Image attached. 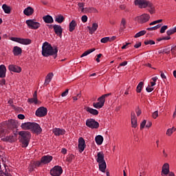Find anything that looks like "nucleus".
Returning <instances> with one entry per match:
<instances>
[{
    "mask_svg": "<svg viewBox=\"0 0 176 176\" xmlns=\"http://www.w3.org/2000/svg\"><path fill=\"white\" fill-rule=\"evenodd\" d=\"M57 53H58V49L57 47L53 48L52 44L45 42L42 45V56L43 57H50L53 56L54 58H57Z\"/></svg>",
    "mask_w": 176,
    "mask_h": 176,
    "instance_id": "1",
    "label": "nucleus"
},
{
    "mask_svg": "<svg viewBox=\"0 0 176 176\" xmlns=\"http://www.w3.org/2000/svg\"><path fill=\"white\" fill-rule=\"evenodd\" d=\"M19 135L21 137L22 148H27L31 140V133L28 131H21L19 132Z\"/></svg>",
    "mask_w": 176,
    "mask_h": 176,
    "instance_id": "2",
    "label": "nucleus"
},
{
    "mask_svg": "<svg viewBox=\"0 0 176 176\" xmlns=\"http://www.w3.org/2000/svg\"><path fill=\"white\" fill-rule=\"evenodd\" d=\"M96 162L98 163L100 171L102 173H105V170H107V162H105L104 155L102 151L98 153L96 156Z\"/></svg>",
    "mask_w": 176,
    "mask_h": 176,
    "instance_id": "3",
    "label": "nucleus"
},
{
    "mask_svg": "<svg viewBox=\"0 0 176 176\" xmlns=\"http://www.w3.org/2000/svg\"><path fill=\"white\" fill-rule=\"evenodd\" d=\"M109 96H111V94H106L98 98V102L93 103L94 108H96V109H101L105 104V98H107V97H109Z\"/></svg>",
    "mask_w": 176,
    "mask_h": 176,
    "instance_id": "4",
    "label": "nucleus"
},
{
    "mask_svg": "<svg viewBox=\"0 0 176 176\" xmlns=\"http://www.w3.org/2000/svg\"><path fill=\"white\" fill-rule=\"evenodd\" d=\"M162 176H175L173 172L170 171V164L168 163H165L162 168L161 171Z\"/></svg>",
    "mask_w": 176,
    "mask_h": 176,
    "instance_id": "5",
    "label": "nucleus"
},
{
    "mask_svg": "<svg viewBox=\"0 0 176 176\" xmlns=\"http://www.w3.org/2000/svg\"><path fill=\"white\" fill-rule=\"evenodd\" d=\"M136 21L139 23V24H145V23H148L149 20H151V15L148 14L144 13L142 15L138 16L135 18Z\"/></svg>",
    "mask_w": 176,
    "mask_h": 176,
    "instance_id": "6",
    "label": "nucleus"
},
{
    "mask_svg": "<svg viewBox=\"0 0 176 176\" xmlns=\"http://www.w3.org/2000/svg\"><path fill=\"white\" fill-rule=\"evenodd\" d=\"M28 27L31 30H38L41 28V23L36 22L35 19H29L25 21Z\"/></svg>",
    "mask_w": 176,
    "mask_h": 176,
    "instance_id": "7",
    "label": "nucleus"
},
{
    "mask_svg": "<svg viewBox=\"0 0 176 176\" xmlns=\"http://www.w3.org/2000/svg\"><path fill=\"white\" fill-rule=\"evenodd\" d=\"M86 126L89 129H98L100 127V124L98 122L93 118L87 119L86 121Z\"/></svg>",
    "mask_w": 176,
    "mask_h": 176,
    "instance_id": "8",
    "label": "nucleus"
},
{
    "mask_svg": "<svg viewBox=\"0 0 176 176\" xmlns=\"http://www.w3.org/2000/svg\"><path fill=\"white\" fill-rule=\"evenodd\" d=\"M11 40L17 43H20L21 45H31V43H32V41L30 38L13 37Z\"/></svg>",
    "mask_w": 176,
    "mask_h": 176,
    "instance_id": "9",
    "label": "nucleus"
},
{
    "mask_svg": "<svg viewBox=\"0 0 176 176\" xmlns=\"http://www.w3.org/2000/svg\"><path fill=\"white\" fill-rule=\"evenodd\" d=\"M50 175L60 176L63 174V168L60 166H55L50 171Z\"/></svg>",
    "mask_w": 176,
    "mask_h": 176,
    "instance_id": "10",
    "label": "nucleus"
},
{
    "mask_svg": "<svg viewBox=\"0 0 176 176\" xmlns=\"http://www.w3.org/2000/svg\"><path fill=\"white\" fill-rule=\"evenodd\" d=\"M35 115L37 118H45V116L47 115V109L44 107H41L36 109Z\"/></svg>",
    "mask_w": 176,
    "mask_h": 176,
    "instance_id": "11",
    "label": "nucleus"
},
{
    "mask_svg": "<svg viewBox=\"0 0 176 176\" xmlns=\"http://www.w3.org/2000/svg\"><path fill=\"white\" fill-rule=\"evenodd\" d=\"M151 1L148 0H135V5L138 6L140 9H145L148 8Z\"/></svg>",
    "mask_w": 176,
    "mask_h": 176,
    "instance_id": "12",
    "label": "nucleus"
},
{
    "mask_svg": "<svg viewBox=\"0 0 176 176\" xmlns=\"http://www.w3.org/2000/svg\"><path fill=\"white\" fill-rule=\"evenodd\" d=\"M30 130L32 133H34V134H41V133H42V128H41V126L36 122H32Z\"/></svg>",
    "mask_w": 176,
    "mask_h": 176,
    "instance_id": "13",
    "label": "nucleus"
},
{
    "mask_svg": "<svg viewBox=\"0 0 176 176\" xmlns=\"http://www.w3.org/2000/svg\"><path fill=\"white\" fill-rule=\"evenodd\" d=\"M78 152H80V153H82V152L85 151L86 148V142H85V139H83V138H80L78 139Z\"/></svg>",
    "mask_w": 176,
    "mask_h": 176,
    "instance_id": "14",
    "label": "nucleus"
},
{
    "mask_svg": "<svg viewBox=\"0 0 176 176\" xmlns=\"http://www.w3.org/2000/svg\"><path fill=\"white\" fill-rule=\"evenodd\" d=\"M131 127L133 129H137V126H138V122L137 120V117L135 116V113L132 111L131 113Z\"/></svg>",
    "mask_w": 176,
    "mask_h": 176,
    "instance_id": "15",
    "label": "nucleus"
},
{
    "mask_svg": "<svg viewBox=\"0 0 176 176\" xmlns=\"http://www.w3.org/2000/svg\"><path fill=\"white\" fill-rule=\"evenodd\" d=\"M8 69L10 72H15L16 74H20V72H21V67L16 65H10Z\"/></svg>",
    "mask_w": 176,
    "mask_h": 176,
    "instance_id": "16",
    "label": "nucleus"
},
{
    "mask_svg": "<svg viewBox=\"0 0 176 176\" xmlns=\"http://www.w3.org/2000/svg\"><path fill=\"white\" fill-rule=\"evenodd\" d=\"M28 102L29 104H34V105L38 104L39 101L38 100V95L36 94V91H35L34 93L33 94L32 98L28 99Z\"/></svg>",
    "mask_w": 176,
    "mask_h": 176,
    "instance_id": "17",
    "label": "nucleus"
},
{
    "mask_svg": "<svg viewBox=\"0 0 176 176\" xmlns=\"http://www.w3.org/2000/svg\"><path fill=\"white\" fill-rule=\"evenodd\" d=\"M53 28L55 34L61 38L63 36V28L58 25H54Z\"/></svg>",
    "mask_w": 176,
    "mask_h": 176,
    "instance_id": "18",
    "label": "nucleus"
},
{
    "mask_svg": "<svg viewBox=\"0 0 176 176\" xmlns=\"http://www.w3.org/2000/svg\"><path fill=\"white\" fill-rule=\"evenodd\" d=\"M52 160H53V156L52 155H47L41 157V163H43V164H49Z\"/></svg>",
    "mask_w": 176,
    "mask_h": 176,
    "instance_id": "19",
    "label": "nucleus"
},
{
    "mask_svg": "<svg viewBox=\"0 0 176 176\" xmlns=\"http://www.w3.org/2000/svg\"><path fill=\"white\" fill-rule=\"evenodd\" d=\"M12 53L15 56H21V53H23V50L19 46H14L12 50Z\"/></svg>",
    "mask_w": 176,
    "mask_h": 176,
    "instance_id": "20",
    "label": "nucleus"
},
{
    "mask_svg": "<svg viewBox=\"0 0 176 176\" xmlns=\"http://www.w3.org/2000/svg\"><path fill=\"white\" fill-rule=\"evenodd\" d=\"M82 13H98V10L94 7L84 8V10Z\"/></svg>",
    "mask_w": 176,
    "mask_h": 176,
    "instance_id": "21",
    "label": "nucleus"
},
{
    "mask_svg": "<svg viewBox=\"0 0 176 176\" xmlns=\"http://www.w3.org/2000/svg\"><path fill=\"white\" fill-rule=\"evenodd\" d=\"M87 28L89 31V34L91 35H93V34H94L95 31H97V28H98V23H94L92 24V27L88 26Z\"/></svg>",
    "mask_w": 176,
    "mask_h": 176,
    "instance_id": "22",
    "label": "nucleus"
},
{
    "mask_svg": "<svg viewBox=\"0 0 176 176\" xmlns=\"http://www.w3.org/2000/svg\"><path fill=\"white\" fill-rule=\"evenodd\" d=\"M53 133L54 135L56 136L63 135V134H65V130L60 128H55L53 129Z\"/></svg>",
    "mask_w": 176,
    "mask_h": 176,
    "instance_id": "23",
    "label": "nucleus"
},
{
    "mask_svg": "<svg viewBox=\"0 0 176 176\" xmlns=\"http://www.w3.org/2000/svg\"><path fill=\"white\" fill-rule=\"evenodd\" d=\"M0 78H6V66L5 65H0Z\"/></svg>",
    "mask_w": 176,
    "mask_h": 176,
    "instance_id": "24",
    "label": "nucleus"
},
{
    "mask_svg": "<svg viewBox=\"0 0 176 176\" xmlns=\"http://www.w3.org/2000/svg\"><path fill=\"white\" fill-rule=\"evenodd\" d=\"M85 111L89 112V113H91V115H94V116H97V115L99 113L98 110L92 109L90 107H87Z\"/></svg>",
    "mask_w": 176,
    "mask_h": 176,
    "instance_id": "25",
    "label": "nucleus"
},
{
    "mask_svg": "<svg viewBox=\"0 0 176 176\" xmlns=\"http://www.w3.org/2000/svg\"><path fill=\"white\" fill-rule=\"evenodd\" d=\"M23 13L25 16H32L34 14V8L29 6L23 10Z\"/></svg>",
    "mask_w": 176,
    "mask_h": 176,
    "instance_id": "26",
    "label": "nucleus"
},
{
    "mask_svg": "<svg viewBox=\"0 0 176 176\" xmlns=\"http://www.w3.org/2000/svg\"><path fill=\"white\" fill-rule=\"evenodd\" d=\"M43 20L47 24H52L54 21V20L53 19V17H52V16H50V15H46V16H43Z\"/></svg>",
    "mask_w": 176,
    "mask_h": 176,
    "instance_id": "27",
    "label": "nucleus"
},
{
    "mask_svg": "<svg viewBox=\"0 0 176 176\" xmlns=\"http://www.w3.org/2000/svg\"><path fill=\"white\" fill-rule=\"evenodd\" d=\"M32 124V122H24L22 123L21 125V127L22 130H31V126Z\"/></svg>",
    "mask_w": 176,
    "mask_h": 176,
    "instance_id": "28",
    "label": "nucleus"
},
{
    "mask_svg": "<svg viewBox=\"0 0 176 176\" xmlns=\"http://www.w3.org/2000/svg\"><path fill=\"white\" fill-rule=\"evenodd\" d=\"M1 141L3 142H13L14 139L13 135H10L8 136H4V138H1Z\"/></svg>",
    "mask_w": 176,
    "mask_h": 176,
    "instance_id": "29",
    "label": "nucleus"
},
{
    "mask_svg": "<svg viewBox=\"0 0 176 176\" xmlns=\"http://www.w3.org/2000/svg\"><path fill=\"white\" fill-rule=\"evenodd\" d=\"M147 8H148V10L150 14H155V13H156V8H155V6H153V3H152V2L150 1V3L147 6Z\"/></svg>",
    "mask_w": 176,
    "mask_h": 176,
    "instance_id": "30",
    "label": "nucleus"
},
{
    "mask_svg": "<svg viewBox=\"0 0 176 176\" xmlns=\"http://www.w3.org/2000/svg\"><path fill=\"white\" fill-rule=\"evenodd\" d=\"M52 79H53V73H50L45 77V86H47L52 82Z\"/></svg>",
    "mask_w": 176,
    "mask_h": 176,
    "instance_id": "31",
    "label": "nucleus"
},
{
    "mask_svg": "<svg viewBox=\"0 0 176 176\" xmlns=\"http://www.w3.org/2000/svg\"><path fill=\"white\" fill-rule=\"evenodd\" d=\"M76 25H78V24L76 23V21L75 20H72L69 23V32H73L75 30Z\"/></svg>",
    "mask_w": 176,
    "mask_h": 176,
    "instance_id": "32",
    "label": "nucleus"
},
{
    "mask_svg": "<svg viewBox=\"0 0 176 176\" xmlns=\"http://www.w3.org/2000/svg\"><path fill=\"white\" fill-rule=\"evenodd\" d=\"M9 131L5 129H3L2 126H0V138H3L6 136V135L9 134Z\"/></svg>",
    "mask_w": 176,
    "mask_h": 176,
    "instance_id": "33",
    "label": "nucleus"
},
{
    "mask_svg": "<svg viewBox=\"0 0 176 176\" xmlns=\"http://www.w3.org/2000/svg\"><path fill=\"white\" fill-rule=\"evenodd\" d=\"M97 145H102L104 142V138L101 135H98L95 138Z\"/></svg>",
    "mask_w": 176,
    "mask_h": 176,
    "instance_id": "34",
    "label": "nucleus"
},
{
    "mask_svg": "<svg viewBox=\"0 0 176 176\" xmlns=\"http://www.w3.org/2000/svg\"><path fill=\"white\" fill-rule=\"evenodd\" d=\"M2 9H3V12L5 13H6L7 14H10V12H12V8H10V6H9L6 4H3L2 6Z\"/></svg>",
    "mask_w": 176,
    "mask_h": 176,
    "instance_id": "35",
    "label": "nucleus"
},
{
    "mask_svg": "<svg viewBox=\"0 0 176 176\" xmlns=\"http://www.w3.org/2000/svg\"><path fill=\"white\" fill-rule=\"evenodd\" d=\"M8 127L9 130H12V129H15L16 128V122H14V120H13L8 121Z\"/></svg>",
    "mask_w": 176,
    "mask_h": 176,
    "instance_id": "36",
    "label": "nucleus"
},
{
    "mask_svg": "<svg viewBox=\"0 0 176 176\" xmlns=\"http://www.w3.org/2000/svg\"><path fill=\"white\" fill-rule=\"evenodd\" d=\"M65 18L64 16L63 15H58L55 17V21H56V23H58L59 24H61V23H63V21H64Z\"/></svg>",
    "mask_w": 176,
    "mask_h": 176,
    "instance_id": "37",
    "label": "nucleus"
},
{
    "mask_svg": "<svg viewBox=\"0 0 176 176\" xmlns=\"http://www.w3.org/2000/svg\"><path fill=\"white\" fill-rule=\"evenodd\" d=\"M176 131L175 127H172L170 129H167L166 131V135H168V137H171V135H173V133H174Z\"/></svg>",
    "mask_w": 176,
    "mask_h": 176,
    "instance_id": "38",
    "label": "nucleus"
},
{
    "mask_svg": "<svg viewBox=\"0 0 176 176\" xmlns=\"http://www.w3.org/2000/svg\"><path fill=\"white\" fill-rule=\"evenodd\" d=\"M143 87H144V82H139V84L138 85V86L136 87V91L138 93H141V90H142Z\"/></svg>",
    "mask_w": 176,
    "mask_h": 176,
    "instance_id": "39",
    "label": "nucleus"
},
{
    "mask_svg": "<svg viewBox=\"0 0 176 176\" xmlns=\"http://www.w3.org/2000/svg\"><path fill=\"white\" fill-rule=\"evenodd\" d=\"M126 21L124 18H122L120 23V30H125Z\"/></svg>",
    "mask_w": 176,
    "mask_h": 176,
    "instance_id": "40",
    "label": "nucleus"
},
{
    "mask_svg": "<svg viewBox=\"0 0 176 176\" xmlns=\"http://www.w3.org/2000/svg\"><path fill=\"white\" fill-rule=\"evenodd\" d=\"M175 32H176V26L166 31V34L168 36L173 35V34H175Z\"/></svg>",
    "mask_w": 176,
    "mask_h": 176,
    "instance_id": "41",
    "label": "nucleus"
},
{
    "mask_svg": "<svg viewBox=\"0 0 176 176\" xmlns=\"http://www.w3.org/2000/svg\"><path fill=\"white\" fill-rule=\"evenodd\" d=\"M146 34V30H142L138 32L135 36L134 38H140V36H144Z\"/></svg>",
    "mask_w": 176,
    "mask_h": 176,
    "instance_id": "42",
    "label": "nucleus"
},
{
    "mask_svg": "<svg viewBox=\"0 0 176 176\" xmlns=\"http://www.w3.org/2000/svg\"><path fill=\"white\" fill-rule=\"evenodd\" d=\"M95 50H96V49H94V48L85 51V52L81 55V57H85V56H88V54H90V53H93V52H94Z\"/></svg>",
    "mask_w": 176,
    "mask_h": 176,
    "instance_id": "43",
    "label": "nucleus"
},
{
    "mask_svg": "<svg viewBox=\"0 0 176 176\" xmlns=\"http://www.w3.org/2000/svg\"><path fill=\"white\" fill-rule=\"evenodd\" d=\"M95 50H96V49H94V48L85 51V52L81 55V57H85V56H88V54H90V53H93V52H94Z\"/></svg>",
    "mask_w": 176,
    "mask_h": 176,
    "instance_id": "44",
    "label": "nucleus"
},
{
    "mask_svg": "<svg viewBox=\"0 0 176 176\" xmlns=\"http://www.w3.org/2000/svg\"><path fill=\"white\" fill-rule=\"evenodd\" d=\"M75 159V155H74V154H69L67 157V162H68L69 163L72 162V160H74Z\"/></svg>",
    "mask_w": 176,
    "mask_h": 176,
    "instance_id": "45",
    "label": "nucleus"
},
{
    "mask_svg": "<svg viewBox=\"0 0 176 176\" xmlns=\"http://www.w3.org/2000/svg\"><path fill=\"white\" fill-rule=\"evenodd\" d=\"M144 45H155V41L153 40H145L144 41Z\"/></svg>",
    "mask_w": 176,
    "mask_h": 176,
    "instance_id": "46",
    "label": "nucleus"
},
{
    "mask_svg": "<svg viewBox=\"0 0 176 176\" xmlns=\"http://www.w3.org/2000/svg\"><path fill=\"white\" fill-rule=\"evenodd\" d=\"M78 6L79 9H80L81 12H82L85 9V3L79 2L78 3Z\"/></svg>",
    "mask_w": 176,
    "mask_h": 176,
    "instance_id": "47",
    "label": "nucleus"
},
{
    "mask_svg": "<svg viewBox=\"0 0 176 176\" xmlns=\"http://www.w3.org/2000/svg\"><path fill=\"white\" fill-rule=\"evenodd\" d=\"M158 117H159V111H155L152 113L153 119H157Z\"/></svg>",
    "mask_w": 176,
    "mask_h": 176,
    "instance_id": "48",
    "label": "nucleus"
},
{
    "mask_svg": "<svg viewBox=\"0 0 176 176\" xmlns=\"http://www.w3.org/2000/svg\"><path fill=\"white\" fill-rule=\"evenodd\" d=\"M42 164H43L42 160H41V161H36L34 163V167H41Z\"/></svg>",
    "mask_w": 176,
    "mask_h": 176,
    "instance_id": "49",
    "label": "nucleus"
},
{
    "mask_svg": "<svg viewBox=\"0 0 176 176\" xmlns=\"http://www.w3.org/2000/svg\"><path fill=\"white\" fill-rule=\"evenodd\" d=\"M101 43H107L109 42V37H104L100 40Z\"/></svg>",
    "mask_w": 176,
    "mask_h": 176,
    "instance_id": "50",
    "label": "nucleus"
},
{
    "mask_svg": "<svg viewBox=\"0 0 176 176\" xmlns=\"http://www.w3.org/2000/svg\"><path fill=\"white\" fill-rule=\"evenodd\" d=\"M167 28H168V26H167V25L162 26L160 30V33L164 34V32H166V30H167Z\"/></svg>",
    "mask_w": 176,
    "mask_h": 176,
    "instance_id": "51",
    "label": "nucleus"
},
{
    "mask_svg": "<svg viewBox=\"0 0 176 176\" xmlns=\"http://www.w3.org/2000/svg\"><path fill=\"white\" fill-rule=\"evenodd\" d=\"M146 125V120H144L140 124V130H142Z\"/></svg>",
    "mask_w": 176,
    "mask_h": 176,
    "instance_id": "52",
    "label": "nucleus"
},
{
    "mask_svg": "<svg viewBox=\"0 0 176 176\" xmlns=\"http://www.w3.org/2000/svg\"><path fill=\"white\" fill-rule=\"evenodd\" d=\"M170 52H171V50H170V47L165 48L163 50V53H164L165 54H170Z\"/></svg>",
    "mask_w": 176,
    "mask_h": 176,
    "instance_id": "53",
    "label": "nucleus"
},
{
    "mask_svg": "<svg viewBox=\"0 0 176 176\" xmlns=\"http://www.w3.org/2000/svg\"><path fill=\"white\" fill-rule=\"evenodd\" d=\"M80 97H81L80 94H78L76 95V96H73L72 98H73L74 101H78V100H79V98H80Z\"/></svg>",
    "mask_w": 176,
    "mask_h": 176,
    "instance_id": "54",
    "label": "nucleus"
},
{
    "mask_svg": "<svg viewBox=\"0 0 176 176\" xmlns=\"http://www.w3.org/2000/svg\"><path fill=\"white\" fill-rule=\"evenodd\" d=\"M155 89L153 87H151L149 85L146 88V90L148 93H152Z\"/></svg>",
    "mask_w": 176,
    "mask_h": 176,
    "instance_id": "55",
    "label": "nucleus"
},
{
    "mask_svg": "<svg viewBox=\"0 0 176 176\" xmlns=\"http://www.w3.org/2000/svg\"><path fill=\"white\" fill-rule=\"evenodd\" d=\"M81 21L82 23H87V16L86 15H83L81 17Z\"/></svg>",
    "mask_w": 176,
    "mask_h": 176,
    "instance_id": "56",
    "label": "nucleus"
},
{
    "mask_svg": "<svg viewBox=\"0 0 176 176\" xmlns=\"http://www.w3.org/2000/svg\"><path fill=\"white\" fill-rule=\"evenodd\" d=\"M127 61H124L121 63H120L119 66L118 68H120V67H126V65H127Z\"/></svg>",
    "mask_w": 176,
    "mask_h": 176,
    "instance_id": "57",
    "label": "nucleus"
},
{
    "mask_svg": "<svg viewBox=\"0 0 176 176\" xmlns=\"http://www.w3.org/2000/svg\"><path fill=\"white\" fill-rule=\"evenodd\" d=\"M18 119L23 120L25 119V116H24V114H19Z\"/></svg>",
    "mask_w": 176,
    "mask_h": 176,
    "instance_id": "58",
    "label": "nucleus"
},
{
    "mask_svg": "<svg viewBox=\"0 0 176 176\" xmlns=\"http://www.w3.org/2000/svg\"><path fill=\"white\" fill-rule=\"evenodd\" d=\"M68 91H69V89H66L64 92L62 93L61 96L63 97H65L68 96Z\"/></svg>",
    "mask_w": 176,
    "mask_h": 176,
    "instance_id": "59",
    "label": "nucleus"
},
{
    "mask_svg": "<svg viewBox=\"0 0 176 176\" xmlns=\"http://www.w3.org/2000/svg\"><path fill=\"white\" fill-rule=\"evenodd\" d=\"M0 85L1 86H4V85H6V80L3 78L1 80H0Z\"/></svg>",
    "mask_w": 176,
    "mask_h": 176,
    "instance_id": "60",
    "label": "nucleus"
},
{
    "mask_svg": "<svg viewBox=\"0 0 176 176\" xmlns=\"http://www.w3.org/2000/svg\"><path fill=\"white\" fill-rule=\"evenodd\" d=\"M160 76L162 78V79H167V77L166 76V75L164 74V73L163 72H160Z\"/></svg>",
    "mask_w": 176,
    "mask_h": 176,
    "instance_id": "61",
    "label": "nucleus"
},
{
    "mask_svg": "<svg viewBox=\"0 0 176 176\" xmlns=\"http://www.w3.org/2000/svg\"><path fill=\"white\" fill-rule=\"evenodd\" d=\"M141 113H142L141 109H140V108H138V109L136 110L137 116H140Z\"/></svg>",
    "mask_w": 176,
    "mask_h": 176,
    "instance_id": "62",
    "label": "nucleus"
},
{
    "mask_svg": "<svg viewBox=\"0 0 176 176\" xmlns=\"http://www.w3.org/2000/svg\"><path fill=\"white\" fill-rule=\"evenodd\" d=\"M151 126H152V122L148 121L146 124V127H147V129H149V127H151Z\"/></svg>",
    "mask_w": 176,
    "mask_h": 176,
    "instance_id": "63",
    "label": "nucleus"
},
{
    "mask_svg": "<svg viewBox=\"0 0 176 176\" xmlns=\"http://www.w3.org/2000/svg\"><path fill=\"white\" fill-rule=\"evenodd\" d=\"M142 44L141 43H138L134 45V47H135V49H138V47H141V45Z\"/></svg>",
    "mask_w": 176,
    "mask_h": 176,
    "instance_id": "64",
    "label": "nucleus"
}]
</instances>
